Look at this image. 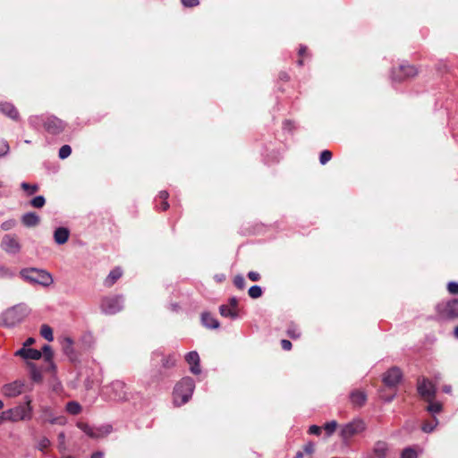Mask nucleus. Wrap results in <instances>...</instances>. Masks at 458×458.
Segmentation results:
<instances>
[{"mask_svg":"<svg viewBox=\"0 0 458 458\" xmlns=\"http://www.w3.org/2000/svg\"><path fill=\"white\" fill-rule=\"evenodd\" d=\"M30 311L29 307L24 303L8 308L0 315V325L6 327H13L21 323L30 314Z\"/></svg>","mask_w":458,"mask_h":458,"instance_id":"f257e3e1","label":"nucleus"},{"mask_svg":"<svg viewBox=\"0 0 458 458\" xmlns=\"http://www.w3.org/2000/svg\"><path fill=\"white\" fill-rule=\"evenodd\" d=\"M195 389V382L190 377H182L174 386L173 391L174 403L176 406L185 404L190 401Z\"/></svg>","mask_w":458,"mask_h":458,"instance_id":"f03ea898","label":"nucleus"},{"mask_svg":"<svg viewBox=\"0 0 458 458\" xmlns=\"http://www.w3.org/2000/svg\"><path fill=\"white\" fill-rule=\"evenodd\" d=\"M103 394L111 401L125 402L130 399L131 393L126 384L122 380H114L103 387Z\"/></svg>","mask_w":458,"mask_h":458,"instance_id":"7ed1b4c3","label":"nucleus"},{"mask_svg":"<svg viewBox=\"0 0 458 458\" xmlns=\"http://www.w3.org/2000/svg\"><path fill=\"white\" fill-rule=\"evenodd\" d=\"M21 277L32 284L48 286L53 282L50 274L37 268H24L20 272Z\"/></svg>","mask_w":458,"mask_h":458,"instance_id":"20e7f679","label":"nucleus"},{"mask_svg":"<svg viewBox=\"0 0 458 458\" xmlns=\"http://www.w3.org/2000/svg\"><path fill=\"white\" fill-rule=\"evenodd\" d=\"M124 298L123 295L106 296L101 300L100 309L106 315H114L123 309Z\"/></svg>","mask_w":458,"mask_h":458,"instance_id":"39448f33","label":"nucleus"},{"mask_svg":"<svg viewBox=\"0 0 458 458\" xmlns=\"http://www.w3.org/2000/svg\"><path fill=\"white\" fill-rule=\"evenodd\" d=\"M439 319L449 320L458 318V299L439 302L436 306Z\"/></svg>","mask_w":458,"mask_h":458,"instance_id":"423d86ee","label":"nucleus"},{"mask_svg":"<svg viewBox=\"0 0 458 458\" xmlns=\"http://www.w3.org/2000/svg\"><path fill=\"white\" fill-rule=\"evenodd\" d=\"M8 420L10 421L26 420L31 418L30 399L26 396V402L23 404L7 410Z\"/></svg>","mask_w":458,"mask_h":458,"instance_id":"0eeeda50","label":"nucleus"},{"mask_svg":"<svg viewBox=\"0 0 458 458\" xmlns=\"http://www.w3.org/2000/svg\"><path fill=\"white\" fill-rule=\"evenodd\" d=\"M365 428L366 425L362 420L354 419L342 426L340 436L344 441H348L352 437L363 432Z\"/></svg>","mask_w":458,"mask_h":458,"instance_id":"6e6552de","label":"nucleus"},{"mask_svg":"<svg viewBox=\"0 0 458 458\" xmlns=\"http://www.w3.org/2000/svg\"><path fill=\"white\" fill-rule=\"evenodd\" d=\"M77 427L83 431L87 436L91 438H101L108 434H110L113 430V427L109 424L102 425L100 427L95 428L91 427L88 423L85 422H78Z\"/></svg>","mask_w":458,"mask_h":458,"instance_id":"1a4fd4ad","label":"nucleus"},{"mask_svg":"<svg viewBox=\"0 0 458 458\" xmlns=\"http://www.w3.org/2000/svg\"><path fill=\"white\" fill-rule=\"evenodd\" d=\"M417 391L426 402H431L437 394L436 386L424 377L418 379Z\"/></svg>","mask_w":458,"mask_h":458,"instance_id":"9d476101","label":"nucleus"},{"mask_svg":"<svg viewBox=\"0 0 458 458\" xmlns=\"http://www.w3.org/2000/svg\"><path fill=\"white\" fill-rule=\"evenodd\" d=\"M59 344L62 347V351L64 356L72 363H77L80 361L81 352L74 347V343L70 337H64L62 341H59Z\"/></svg>","mask_w":458,"mask_h":458,"instance_id":"9b49d317","label":"nucleus"},{"mask_svg":"<svg viewBox=\"0 0 458 458\" xmlns=\"http://www.w3.org/2000/svg\"><path fill=\"white\" fill-rule=\"evenodd\" d=\"M418 70L415 66L407 63L399 65L398 69L392 71V79L395 81H402L417 75Z\"/></svg>","mask_w":458,"mask_h":458,"instance_id":"f8f14e48","label":"nucleus"},{"mask_svg":"<svg viewBox=\"0 0 458 458\" xmlns=\"http://www.w3.org/2000/svg\"><path fill=\"white\" fill-rule=\"evenodd\" d=\"M0 246L8 254L15 255L21 250V244L18 237L14 234H5L2 238Z\"/></svg>","mask_w":458,"mask_h":458,"instance_id":"ddd939ff","label":"nucleus"},{"mask_svg":"<svg viewBox=\"0 0 458 458\" xmlns=\"http://www.w3.org/2000/svg\"><path fill=\"white\" fill-rule=\"evenodd\" d=\"M402 377L401 369L397 367H392L384 374L383 382L386 386L393 387L399 384Z\"/></svg>","mask_w":458,"mask_h":458,"instance_id":"4468645a","label":"nucleus"},{"mask_svg":"<svg viewBox=\"0 0 458 458\" xmlns=\"http://www.w3.org/2000/svg\"><path fill=\"white\" fill-rule=\"evenodd\" d=\"M24 383L21 380H15L4 386V394L8 397H15L23 391Z\"/></svg>","mask_w":458,"mask_h":458,"instance_id":"2eb2a0df","label":"nucleus"},{"mask_svg":"<svg viewBox=\"0 0 458 458\" xmlns=\"http://www.w3.org/2000/svg\"><path fill=\"white\" fill-rule=\"evenodd\" d=\"M185 360L190 365V370L194 375H199L201 372L199 365V355L196 351L190 352L186 354Z\"/></svg>","mask_w":458,"mask_h":458,"instance_id":"dca6fc26","label":"nucleus"},{"mask_svg":"<svg viewBox=\"0 0 458 458\" xmlns=\"http://www.w3.org/2000/svg\"><path fill=\"white\" fill-rule=\"evenodd\" d=\"M14 355L31 360H38L42 358L41 351L32 348H21L15 352Z\"/></svg>","mask_w":458,"mask_h":458,"instance_id":"f3484780","label":"nucleus"},{"mask_svg":"<svg viewBox=\"0 0 458 458\" xmlns=\"http://www.w3.org/2000/svg\"><path fill=\"white\" fill-rule=\"evenodd\" d=\"M42 357L44 358V361L47 363L45 365V371H55V365L53 361L54 352L50 345L45 344L41 349Z\"/></svg>","mask_w":458,"mask_h":458,"instance_id":"a211bd4d","label":"nucleus"},{"mask_svg":"<svg viewBox=\"0 0 458 458\" xmlns=\"http://www.w3.org/2000/svg\"><path fill=\"white\" fill-rule=\"evenodd\" d=\"M79 377H83V384L86 389H91L98 381L93 369L85 368L79 372Z\"/></svg>","mask_w":458,"mask_h":458,"instance_id":"6ab92c4d","label":"nucleus"},{"mask_svg":"<svg viewBox=\"0 0 458 458\" xmlns=\"http://www.w3.org/2000/svg\"><path fill=\"white\" fill-rule=\"evenodd\" d=\"M161 357L162 368L164 369H169L174 368L177 362V358L175 354L164 355L161 352L156 351L152 354V358L156 359Z\"/></svg>","mask_w":458,"mask_h":458,"instance_id":"aec40b11","label":"nucleus"},{"mask_svg":"<svg viewBox=\"0 0 458 458\" xmlns=\"http://www.w3.org/2000/svg\"><path fill=\"white\" fill-rule=\"evenodd\" d=\"M423 454V448L418 445L404 447L400 454V458H419Z\"/></svg>","mask_w":458,"mask_h":458,"instance_id":"412c9836","label":"nucleus"},{"mask_svg":"<svg viewBox=\"0 0 458 458\" xmlns=\"http://www.w3.org/2000/svg\"><path fill=\"white\" fill-rule=\"evenodd\" d=\"M0 111L5 114L7 117L13 120L19 119V112L17 108L9 102H4L0 104Z\"/></svg>","mask_w":458,"mask_h":458,"instance_id":"4be33fe9","label":"nucleus"},{"mask_svg":"<svg viewBox=\"0 0 458 458\" xmlns=\"http://www.w3.org/2000/svg\"><path fill=\"white\" fill-rule=\"evenodd\" d=\"M201 323L204 327L210 329H216L220 326L218 320L209 312H203L201 314Z\"/></svg>","mask_w":458,"mask_h":458,"instance_id":"5701e85b","label":"nucleus"},{"mask_svg":"<svg viewBox=\"0 0 458 458\" xmlns=\"http://www.w3.org/2000/svg\"><path fill=\"white\" fill-rule=\"evenodd\" d=\"M28 366L30 368V376L33 382L35 383H40L43 380V372H46L44 370L45 366L42 367V369H38L36 364L32 362H29Z\"/></svg>","mask_w":458,"mask_h":458,"instance_id":"b1692460","label":"nucleus"},{"mask_svg":"<svg viewBox=\"0 0 458 458\" xmlns=\"http://www.w3.org/2000/svg\"><path fill=\"white\" fill-rule=\"evenodd\" d=\"M21 223L27 227H34L38 225L40 219L35 212H28L22 215Z\"/></svg>","mask_w":458,"mask_h":458,"instance_id":"393cba45","label":"nucleus"},{"mask_svg":"<svg viewBox=\"0 0 458 458\" xmlns=\"http://www.w3.org/2000/svg\"><path fill=\"white\" fill-rule=\"evenodd\" d=\"M388 451V445L385 441H377L373 447V453L377 458H386Z\"/></svg>","mask_w":458,"mask_h":458,"instance_id":"a878e982","label":"nucleus"},{"mask_svg":"<svg viewBox=\"0 0 458 458\" xmlns=\"http://www.w3.org/2000/svg\"><path fill=\"white\" fill-rule=\"evenodd\" d=\"M123 271L120 267H115L110 271L106 278L105 279L104 284L107 287L114 285L116 281L121 278Z\"/></svg>","mask_w":458,"mask_h":458,"instance_id":"bb28decb","label":"nucleus"},{"mask_svg":"<svg viewBox=\"0 0 458 458\" xmlns=\"http://www.w3.org/2000/svg\"><path fill=\"white\" fill-rule=\"evenodd\" d=\"M219 313L222 317L229 318L231 319H236L239 317L237 310L232 309L225 304L219 307Z\"/></svg>","mask_w":458,"mask_h":458,"instance_id":"cd10ccee","label":"nucleus"},{"mask_svg":"<svg viewBox=\"0 0 458 458\" xmlns=\"http://www.w3.org/2000/svg\"><path fill=\"white\" fill-rule=\"evenodd\" d=\"M350 398L352 403L357 406H362L367 399L365 393L358 390L352 392Z\"/></svg>","mask_w":458,"mask_h":458,"instance_id":"c85d7f7f","label":"nucleus"},{"mask_svg":"<svg viewBox=\"0 0 458 458\" xmlns=\"http://www.w3.org/2000/svg\"><path fill=\"white\" fill-rule=\"evenodd\" d=\"M41 420L44 422H49L51 424H55L57 421V418L52 413L51 409L48 407L42 409Z\"/></svg>","mask_w":458,"mask_h":458,"instance_id":"c756f323","label":"nucleus"},{"mask_svg":"<svg viewBox=\"0 0 458 458\" xmlns=\"http://www.w3.org/2000/svg\"><path fill=\"white\" fill-rule=\"evenodd\" d=\"M65 411L71 415H77L81 411V406L76 401H70L65 405Z\"/></svg>","mask_w":458,"mask_h":458,"instance_id":"7c9ffc66","label":"nucleus"},{"mask_svg":"<svg viewBox=\"0 0 458 458\" xmlns=\"http://www.w3.org/2000/svg\"><path fill=\"white\" fill-rule=\"evenodd\" d=\"M81 343L83 349H89L94 344V336L91 333H85L81 338Z\"/></svg>","mask_w":458,"mask_h":458,"instance_id":"2f4dec72","label":"nucleus"},{"mask_svg":"<svg viewBox=\"0 0 458 458\" xmlns=\"http://www.w3.org/2000/svg\"><path fill=\"white\" fill-rule=\"evenodd\" d=\"M428 405L427 406L426 410L429 413L435 415L442 411L443 405L439 402H434V399L431 402H428Z\"/></svg>","mask_w":458,"mask_h":458,"instance_id":"473e14b6","label":"nucleus"},{"mask_svg":"<svg viewBox=\"0 0 458 458\" xmlns=\"http://www.w3.org/2000/svg\"><path fill=\"white\" fill-rule=\"evenodd\" d=\"M21 188L26 192L28 196L35 194L39 189L37 183L30 184L26 182H22L21 183Z\"/></svg>","mask_w":458,"mask_h":458,"instance_id":"72a5a7b5","label":"nucleus"},{"mask_svg":"<svg viewBox=\"0 0 458 458\" xmlns=\"http://www.w3.org/2000/svg\"><path fill=\"white\" fill-rule=\"evenodd\" d=\"M40 335L49 342L54 340L53 330L48 325L44 324L41 326Z\"/></svg>","mask_w":458,"mask_h":458,"instance_id":"f704fd0d","label":"nucleus"},{"mask_svg":"<svg viewBox=\"0 0 458 458\" xmlns=\"http://www.w3.org/2000/svg\"><path fill=\"white\" fill-rule=\"evenodd\" d=\"M44 126H45L46 130H47L49 133L55 134V133H56V131H57V127H56V118H55V117H53V118H49V119H47V120L45 122Z\"/></svg>","mask_w":458,"mask_h":458,"instance_id":"c9c22d12","label":"nucleus"},{"mask_svg":"<svg viewBox=\"0 0 458 458\" xmlns=\"http://www.w3.org/2000/svg\"><path fill=\"white\" fill-rule=\"evenodd\" d=\"M15 276V272L11 268L0 266V279H12Z\"/></svg>","mask_w":458,"mask_h":458,"instance_id":"e433bc0d","label":"nucleus"},{"mask_svg":"<svg viewBox=\"0 0 458 458\" xmlns=\"http://www.w3.org/2000/svg\"><path fill=\"white\" fill-rule=\"evenodd\" d=\"M287 335L293 339H297L301 336V332L298 327L294 324H290L286 330Z\"/></svg>","mask_w":458,"mask_h":458,"instance_id":"4c0bfd02","label":"nucleus"},{"mask_svg":"<svg viewBox=\"0 0 458 458\" xmlns=\"http://www.w3.org/2000/svg\"><path fill=\"white\" fill-rule=\"evenodd\" d=\"M263 293L262 288L259 285H252L248 290V294L252 299L259 298Z\"/></svg>","mask_w":458,"mask_h":458,"instance_id":"58836bf2","label":"nucleus"},{"mask_svg":"<svg viewBox=\"0 0 458 458\" xmlns=\"http://www.w3.org/2000/svg\"><path fill=\"white\" fill-rule=\"evenodd\" d=\"M437 424H438V420L436 417H434L433 421L432 422H425L422 425L421 429L425 433H431L437 428Z\"/></svg>","mask_w":458,"mask_h":458,"instance_id":"ea45409f","label":"nucleus"},{"mask_svg":"<svg viewBox=\"0 0 458 458\" xmlns=\"http://www.w3.org/2000/svg\"><path fill=\"white\" fill-rule=\"evenodd\" d=\"M45 203H46V199H45L44 196H42V195L36 196L30 202V204L33 208H43Z\"/></svg>","mask_w":458,"mask_h":458,"instance_id":"a19ab883","label":"nucleus"},{"mask_svg":"<svg viewBox=\"0 0 458 458\" xmlns=\"http://www.w3.org/2000/svg\"><path fill=\"white\" fill-rule=\"evenodd\" d=\"M70 232L65 227L59 226V245L64 244L69 239Z\"/></svg>","mask_w":458,"mask_h":458,"instance_id":"79ce46f5","label":"nucleus"},{"mask_svg":"<svg viewBox=\"0 0 458 458\" xmlns=\"http://www.w3.org/2000/svg\"><path fill=\"white\" fill-rule=\"evenodd\" d=\"M10 151V147L5 140L0 139V158L5 157Z\"/></svg>","mask_w":458,"mask_h":458,"instance_id":"37998d69","label":"nucleus"},{"mask_svg":"<svg viewBox=\"0 0 458 458\" xmlns=\"http://www.w3.org/2000/svg\"><path fill=\"white\" fill-rule=\"evenodd\" d=\"M336 427L337 422L335 420H331L324 425V429L326 430L328 436H331L335 431Z\"/></svg>","mask_w":458,"mask_h":458,"instance_id":"c03bdc74","label":"nucleus"},{"mask_svg":"<svg viewBox=\"0 0 458 458\" xmlns=\"http://www.w3.org/2000/svg\"><path fill=\"white\" fill-rule=\"evenodd\" d=\"M72 153V148L69 145H64L59 148V158L64 159Z\"/></svg>","mask_w":458,"mask_h":458,"instance_id":"a18cd8bd","label":"nucleus"},{"mask_svg":"<svg viewBox=\"0 0 458 458\" xmlns=\"http://www.w3.org/2000/svg\"><path fill=\"white\" fill-rule=\"evenodd\" d=\"M233 284L240 290L244 289L246 285L244 277L242 275L235 276L233 278Z\"/></svg>","mask_w":458,"mask_h":458,"instance_id":"49530a36","label":"nucleus"},{"mask_svg":"<svg viewBox=\"0 0 458 458\" xmlns=\"http://www.w3.org/2000/svg\"><path fill=\"white\" fill-rule=\"evenodd\" d=\"M332 158V152L329 150H323L319 156V162L321 165H326Z\"/></svg>","mask_w":458,"mask_h":458,"instance_id":"de8ad7c7","label":"nucleus"},{"mask_svg":"<svg viewBox=\"0 0 458 458\" xmlns=\"http://www.w3.org/2000/svg\"><path fill=\"white\" fill-rule=\"evenodd\" d=\"M16 225V220L8 219L1 224V229L4 231L12 230Z\"/></svg>","mask_w":458,"mask_h":458,"instance_id":"09e8293b","label":"nucleus"},{"mask_svg":"<svg viewBox=\"0 0 458 458\" xmlns=\"http://www.w3.org/2000/svg\"><path fill=\"white\" fill-rule=\"evenodd\" d=\"M50 445V441L47 437H42L39 442L38 443V448L40 451L46 450Z\"/></svg>","mask_w":458,"mask_h":458,"instance_id":"8fccbe9b","label":"nucleus"},{"mask_svg":"<svg viewBox=\"0 0 458 458\" xmlns=\"http://www.w3.org/2000/svg\"><path fill=\"white\" fill-rule=\"evenodd\" d=\"M447 290L452 294H458V282H449L447 284Z\"/></svg>","mask_w":458,"mask_h":458,"instance_id":"3c124183","label":"nucleus"},{"mask_svg":"<svg viewBox=\"0 0 458 458\" xmlns=\"http://www.w3.org/2000/svg\"><path fill=\"white\" fill-rule=\"evenodd\" d=\"M181 2L184 7H188V8L195 7L199 4V0H181Z\"/></svg>","mask_w":458,"mask_h":458,"instance_id":"603ef678","label":"nucleus"},{"mask_svg":"<svg viewBox=\"0 0 458 458\" xmlns=\"http://www.w3.org/2000/svg\"><path fill=\"white\" fill-rule=\"evenodd\" d=\"M294 129V124L291 120H285L283 123V130L292 132Z\"/></svg>","mask_w":458,"mask_h":458,"instance_id":"864d4df0","label":"nucleus"},{"mask_svg":"<svg viewBox=\"0 0 458 458\" xmlns=\"http://www.w3.org/2000/svg\"><path fill=\"white\" fill-rule=\"evenodd\" d=\"M309 433L311 435L319 436L321 434V428L317 425H311L309 428Z\"/></svg>","mask_w":458,"mask_h":458,"instance_id":"5fc2aeb1","label":"nucleus"},{"mask_svg":"<svg viewBox=\"0 0 458 458\" xmlns=\"http://www.w3.org/2000/svg\"><path fill=\"white\" fill-rule=\"evenodd\" d=\"M248 278L253 282H257L260 279V275L255 271H250L247 275Z\"/></svg>","mask_w":458,"mask_h":458,"instance_id":"6e6d98bb","label":"nucleus"},{"mask_svg":"<svg viewBox=\"0 0 458 458\" xmlns=\"http://www.w3.org/2000/svg\"><path fill=\"white\" fill-rule=\"evenodd\" d=\"M303 450L306 454H311L314 452V444L312 442L307 443L304 445Z\"/></svg>","mask_w":458,"mask_h":458,"instance_id":"4d7b16f0","label":"nucleus"},{"mask_svg":"<svg viewBox=\"0 0 458 458\" xmlns=\"http://www.w3.org/2000/svg\"><path fill=\"white\" fill-rule=\"evenodd\" d=\"M229 307H231L232 309H234V310H237V306H238V299L236 297H231L229 300H228V304H227Z\"/></svg>","mask_w":458,"mask_h":458,"instance_id":"13d9d810","label":"nucleus"},{"mask_svg":"<svg viewBox=\"0 0 458 458\" xmlns=\"http://www.w3.org/2000/svg\"><path fill=\"white\" fill-rule=\"evenodd\" d=\"M281 346L284 351H290L292 349V343L289 340L283 339L281 341Z\"/></svg>","mask_w":458,"mask_h":458,"instance_id":"bf43d9fd","label":"nucleus"},{"mask_svg":"<svg viewBox=\"0 0 458 458\" xmlns=\"http://www.w3.org/2000/svg\"><path fill=\"white\" fill-rule=\"evenodd\" d=\"M36 342L35 338L29 337L22 344L21 348H29V346L34 344Z\"/></svg>","mask_w":458,"mask_h":458,"instance_id":"052dcab7","label":"nucleus"},{"mask_svg":"<svg viewBox=\"0 0 458 458\" xmlns=\"http://www.w3.org/2000/svg\"><path fill=\"white\" fill-rule=\"evenodd\" d=\"M169 197V193L166 191H161L158 194V199L160 200L167 201Z\"/></svg>","mask_w":458,"mask_h":458,"instance_id":"680f3d73","label":"nucleus"},{"mask_svg":"<svg viewBox=\"0 0 458 458\" xmlns=\"http://www.w3.org/2000/svg\"><path fill=\"white\" fill-rule=\"evenodd\" d=\"M160 201L161 202H160L159 206L157 204V208L161 209L163 211L166 210L169 208L168 202L167 201H164V200H160Z\"/></svg>","mask_w":458,"mask_h":458,"instance_id":"e2e57ef3","label":"nucleus"},{"mask_svg":"<svg viewBox=\"0 0 458 458\" xmlns=\"http://www.w3.org/2000/svg\"><path fill=\"white\" fill-rule=\"evenodd\" d=\"M7 415H8L7 411H4L0 413V424L4 423V421L9 420Z\"/></svg>","mask_w":458,"mask_h":458,"instance_id":"0e129e2a","label":"nucleus"},{"mask_svg":"<svg viewBox=\"0 0 458 458\" xmlns=\"http://www.w3.org/2000/svg\"><path fill=\"white\" fill-rule=\"evenodd\" d=\"M91 458H104V453L100 451L94 452L91 454Z\"/></svg>","mask_w":458,"mask_h":458,"instance_id":"69168bd1","label":"nucleus"},{"mask_svg":"<svg viewBox=\"0 0 458 458\" xmlns=\"http://www.w3.org/2000/svg\"><path fill=\"white\" fill-rule=\"evenodd\" d=\"M443 392L445 394H451L452 386L450 385H445L443 386Z\"/></svg>","mask_w":458,"mask_h":458,"instance_id":"338daca9","label":"nucleus"},{"mask_svg":"<svg viewBox=\"0 0 458 458\" xmlns=\"http://www.w3.org/2000/svg\"><path fill=\"white\" fill-rule=\"evenodd\" d=\"M306 50H307V47L305 46H301L300 49H299V55H303L304 53L306 52Z\"/></svg>","mask_w":458,"mask_h":458,"instance_id":"774afa93","label":"nucleus"}]
</instances>
